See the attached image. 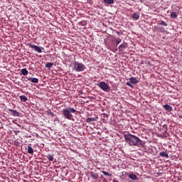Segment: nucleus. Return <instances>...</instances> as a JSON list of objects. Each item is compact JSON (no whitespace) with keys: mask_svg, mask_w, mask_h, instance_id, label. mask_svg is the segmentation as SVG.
<instances>
[{"mask_svg":"<svg viewBox=\"0 0 182 182\" xmlns=\"http://www.w3.org/2000/svg\"><path fill=\"white\" fill-rule=\"evenodd\" d=\"M124 138H125L127 143L130 146H139V145H142V141L135 135L125 134Z\"/></svg>","mask_w":182,"mask_h":182,"instance_id":"obj_1","label":"nucleus"},{"mask_svg":"<svg viewBox=\"0 0 182 182\" xmlns=\"http://www.w3.org/2000/svg\"><path fill=\"white\" fill-rule=\"evenodd\" d=\"M61 112L63 117H65L66 119L72 120L73 117V115L72 113L77 112V110L73 107H68V108L63 109Z\"/></svg>","mask_w":182,"mask_h":182,"instance_id":"obj_2","label":"nucleus"},{"mask_svg":"<svg viewBox=\"0 0 182 182\" xmlns=\"http://www.w3.org/2000/svg\"><path fill=\"white\" fill-rule=\"evenodd\" d=\"M73 69L77 73H82L86 70V66L82 63L76 62L74 63Z\"/></svg>","mask_w":182,"mask_h":182,"instance_id":"obj_3","label":"nucleus"},{"mask_svg":"<svg viewBox=\"0 0 182 182\" xmlns=\"http://www.w3.org/2000/svg\"><path fill=\"white\" fill-rule=\"evenodd\" d=\"M98 87L106 92H108L110 90L109 85H107L105 82H101L100 85H98Z\"/></svg>","mask_w":182,"mask_h":182,"instance_id":"obj_4","label":"nucleus"},{"mask_svg":"<svg viewBox=\"0 0 182 182\" xmlns=\"http://www.w3.org/2000/svg\"><path fill=\"white\" fill-rule=\"evenodd\" d=\"M28 46H30V48L35 49V50H36L37 52H38L39 53H42V48L41 47H38V46L36 45H32L31 43H28L27 44Z\"/></svg>","mask_w":182,"mask_h":182,"instance_id":"obj_5","label":"nucleus"},{"mask_svg":"<svg viewBox=\"0 0 182 182\" xmlns=\"http://www.w3.org/2000/svg\"><path fill=\"white\" fill-rule=\"evenodd\" d=\"M9 113L14 117H20V113H18L16 109H9Z\"/></svg>","mask_w":182,"mask_h":182,"instance_id":"obj_6","label":"nucleus"},{"mask_svg":"<svg viewBox=\"0 0 182 182\" xmlns=\"http://www.w3.org/2000/svg\"><path fill=\"white\" fill-rule=\"evenodd\" d=\"M91 178H92V179L94 181H96L98 180L99 178V174L98 173H95V172H91V173H90Z\"/></svg>","mask_w":182,"mask_h":182,"instance_id":"obj_7","label":"nucleus"},{"mask_svg":"<svg viewBox=\"0 0 182 182\" xmlns=\"http://www.w3.org/2000/svg\"><path fill=\"white\" fill-rule=\"evenodd\" d=\"M27 152L28 153V154L33 155L34 150H33V149H32L31 144H28V146H27Z\"/></svg>","mask_w":182,"mask_h":182,"instance_id":"obj_8","label":"nucleus"},{"mask_svg":"<svg viewBox=\"0 0 182 182\" xmlns=\"http://www.w3.org/2000/svg\"><path fill=\"white\" fill-rule=\"evenodd\" d=\"M164 109H165L168 112H171L173 111V107L168 105H164Z\"/></svg>","mask_w":182,"mask_h":182,"instance_id":"obj_9","label":"nucleus"},{"mask_svg":"<svg viewBox=\"0 0 182 182\" xmlns=\"http://www.w3.org/2000/svg\"><path fill=\"white\" fill-rule=\"evenodd\" d=\"M126 48H127V44L126 42H124L122 45L119 46L118 49L119 51H121Z\"/></svg>","mask_w":182,"mask_h":182,"instance_id":"obj_10","label":"nucleus"},{"mask_svg":"<svg viewBox=\"0 0 182 182\" xmlns=\"http://www.w3.org/2000/svg\"><path fill=\"white\" fill-rule=\"evenodd\" d=\"M28 80L31 81L32 83H38V79L36 77H28Z\"/></svg>","mask_w":182,"mask_h":182,"instance_id":"obj_11","label":"nucleus"},{"mask_svg":"<svg viewBox=\"0 0 182 182\" xmlns=\"http://www.w3.org/2000/svg\"><path fill=\"white\" fill-rule=\"evenodd\" d=\"M131 83L132 84H137L138 83V80L135 77H131L130 79H129Z\"/></svg>","mask_w":182,"mask_h":182,"instance_id":"obj_12","label":"nucleus"},{"mask_svg":"<svg viewBox=\"0 0 182 182\" xmlns=\"http://www.w3.org/2000/svg\"><path fill=\"white\" fill-rule=\"evenodd\" d=\"M132 18L134 21H137L139 18V14L138 13H134L132 15Z\"/></svg>","mask_w":182,"mask_h":182,"instance_id":"obj_13","label":"nucleus"},{"mask_svg":"<svg viewBox=\"0 0 182 182\" xmlns=\"http://www.w3.org/2000/svg\"><path fill=\"white\" fill-rule=\"evenodd\" d=\"M128 177L130 178L132 181H136L138 179L137 176L134 173H130Z\"/></svg>","mask_w":182,"mask_h":182,"instance_id":"obj_14","label":"nucleus"},{"mask_svg":"<svg viewBox=\"0 0 182 182\" xmlns=\"http://www.w3.org/2000/svg\"><path fill=\"white\" fill-rule=\"evenodd\" d=\"M96 119L95 117H88L87 118V123H91L92 122H95Z\"/></svg>","mask_w":182,"mask_h":182,"instance_id":"obj_15","label":"nucleus"},{"mask_svg":"<svg viewBox=\"0 0 182 182\" xmlns=\"http://www.w3.org/2000/svg\"><path fill=\"white\" fill-rule=\"evenodd\" d=\"M160 156L161 157H166V159H168V154H167V152L161 151L160 153Z\"/></svg>","mask_w":182,"mask_h":182,"instance_id":"obj_16","label":"nucleus"},{"mask_svg":"<svg viewBox=\"0 0 182 182\" xmlns=\"http://www.w3.org/2000/svg\"><path fill=\"white\" fill-rule=\"evenodd\" d=\"M157 31L160 33H165V28L164 27H157Z\"/></svg>","mask_w":182,"mask_h":182,"instance_id":"obj_17","label":"nucleus"},{"mask_svg":"<svg viewBox=\"0 0 182 182\" xmlns=\"http://www.w3.org/2000/svg\"><path fill=\"white\" fill-rule=\"evenodd\" d=\"M20 100H21V102H26L27 101V97H26V95H21V96H20Z\"/></svg>","mask_w":182,"mask_h":182,"instance_id":"obj_18","label":"nucleus"},{"mask_svg":"<svg viewBox=\"0 0 182 182\" xmlns=\"http://www.w3.org/2000/svg\"><path fill=\"white\" fill-rule=\"evenodd\" d=\"M53 65V63H48L47 64H46L45 68L47 69H50Z\"/></svg>","mask_w":182,"mask_h":182,"instance_id":"obj_19","label":"nucleus"},{"mask_svg":"<svg viewBox=\"0 0 182 182\" xmlns=\"http://www.w3.org/2000/svg\"><path fill=\"white\" fill-rule=\"evenodd\" d=\"M171 17L172 18H176L178 17L177 12H172V13H171Z\"/></svg>","mask_w":182,"mask_h":182,"instance_id":"obj_20","label":"nucleus"},{"mask_svg":"<svg viewBox=\"0 0 182 182\" xmlns=\"http://www.w3.org/2000/svg\"><path fill=\"white\" fill-rule=\"evenodd\" d=\"M46 157H47L48 160H49L50 161H53V156L52 154H48Z\"/></svg>","mask_w":182,"mask_h":182,"instance_id":"obj_21","label":"nucleus"},{"mask_svg":"<svg viewBox=\"0 0 182 182\" xmlns=\"http://www.w3.org/2000/svg\"><path fill=\"white\" fill-rule=\"evenodd\" d=\"M105 4H114V0H104Z\"/></svg>","mask_w":182,"mask_h":182,"instance_id":"obj_22","label":"nucleus"},{"mask_svg":"<svg viewBox=\"0 0 182 182\" xmlns=\"http://www.w3.org/2000/svg\"><path fill=\"white\" fill-rule=\"evenodd\" d=\"M121 42L122 39L119 37L115 38V43H117V46L119 45V43H121Z\"/></svg>","mask_w":182,"mask_h":182,"instance_id":"obj_23","label":"nucleus"},{"mask_svg":"<svg viewBox=\"0 0 182 182\" xmlns=\"http://www.w3.org/2000/svg\"><path fill=\"white\" fill-rule=\"evenodd\" d=\"M21 73H22L23 75L26 76L28 74V70L26 69H25V68L22 69L21 70Z\"/></svg>","mask_w":182,"mask_h":182,"instance_id":"obj_24","label":"nucleus"},{"mask_svg":"<svg viewBox=\"0 0 182 182\" xmlns=\"http://www.w3.org/2000/svg\"><path fill=\"white\" fill-rule=\"evenodd\" d=\"M102 173L104 174L105 176H109V177H111L112 176V173H109L108 172H106V171H102Z\"/></svg>","mask_w":182,"mask_h":182,"instance_id":"obj_25","label":"nucleus"},{"mask_svg":"<svg viewBox=\"0 0 182 182\" xmlns=\"http://www.w3.org/2000/svg\"><path fill=\"white\" fill-rule=\"evenodd\" d=\"M160 25L164 26H168V23L164 21H161Z\"/></svg>","mask_w":182,"mask_h":182,"instance_id":"obj_26","label":"nucleus"},{"mask_svg":"<svg viewBox=\"0 0 182 182\" xmlns=\"http://www.w3.org/2000/svg\"><path fill=\"white\" fill-rule=\"evenodd\" d=\"M163 129H165V132H167L168 131V125L167 124H163Z\"/></svg>","mask_w":182,"mask_h":182,"instance_id":"obj_27","label":"nucleus"},{"mask_svg":"<svg viewBox=\"0 0 182 182\" xmlns=\"http://www.w3.org/2000/svg\"><path fill=\"white\" fill-rule=\"evenodd\" d=\"M127 85L130 87H133V85H132V82H127Z\"/></svg>","mask_w":182,"mask_h":182,"instance_id":"obj_28","label":"nucleus"},{"mask_svg":"<svg viewBox=\"0 0 182 182\" xmlns=\"http://www.w3.org/2000/svg\"><path fill=\"white\" fill-rule=\"evenodd\" d=\"M104 117L108 118V114H104Z\"/></svg>","mask_w":182,"mask_h":182,"instance_id":"obj_29","label":"nucleus"},{"mask_svg":"<svg viewBox=\"0 0 182 182\" xmlns=\"http://www.w3.org/2000/svg\"><path fill=\"white\" fill-rule=\"evenodd\" d=\"M113 182H119V181L117 180V179H114V180H113Z\"/></svg>","mask_w":182,"mask_h":182,"instance_id":"obj_30","label":"nucleus"},{"mask_svg":"<svg viewBox=\"0 0 182 182\" xmlns=\"http://www.w3.org/2000/svg\"><path fill=\"white\" fill-rule=\"evenodd\" d=\"M50 114L53 115V112H50Z\"/></svg>","mask_w":182,"mask_h":182,"instance_id":"obj_31","label":"nucleus"}]
</instances>
